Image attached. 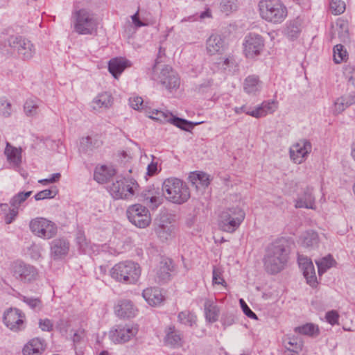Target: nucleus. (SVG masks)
Listing matches in <instances>:
<instances>
[{
  "instance_id": "nucleus-32",
  "label": "nucleus",
  "mask_w": 355,
  "mask_h": 355,
  "mask_svg": "<svg viewBox=\"0 0 355 355\" xmlns=\"http://www.w3.org/2000/svg\"><path fill=\"white\" fill-rule=\"evenodd\" d=\"M116 173L112 167H108L105 165L97 166L95 168L94 179L100 184H104Z\"/></svg>"
},
{
  "instance_id": "nucleus-35",
  "label": "nucleus",
  "mask_w": 355,
  "mask_h": 355,
  "mask_svg": "<svg viewBox=\"0 0 355 355\" xmlns=\"http://www.w3.org/2000/svg\"><path fill=\"white\" fill-rule=\"evenodd\" d=\"M21 148L13 147L9 143H7L5 149V154L9 162L12 164L14 166H18L21 164Z\"/></svg>"
},
{
  "instance_id": "nucleus-53",
  "label": "nucleus",
  "mask_w": 355,
  "mask_h": 355,
  "mask_svg": "<svg viewBox=\"0 0 355 355\" xmlns=\"http://www.w3.org/2000/svg\"><path fill=\"white\" fill-rule=\"evenodd\" d=\"M40 329L43 331H51L53 328V322L49 318H40L38 322Z\"/></svg>"
},
{
  "instance_id": "nucleus-29",
  "label": "nucleus",
  "mask_w": 355,
  "mask_h": 355,
  "mask_svg": "<svg viewBox=\"0 0 355 355\" xmlns=\"http://www.w3.org/2000/svg\"><path fill=\"white\" fill-rule=\"evenodd\" d=\"M130 61L124 58H113L109 61L108 70L114 78H117L127 67H130Z\"/></svg>"
},
{
  "instance_id": "nucleus-55",
  "label": "nucleus",
  "mask_w": 355,
  "mask_h": 355,
  "mask_svg": "<svg viewBox=\"0 0 355 355\" xmlns=\"http://www.w3.org/2000/svg\"><path fill=\"white\" fill-rule=\"evenodd\" d=\"M339 314L337 311H329L325 314V319L328 323L331 325L338 324Z\"/></svg>"
},
{
  "instance_id": "nucleus-10",
  "label": "nucleus",
  "mask_w": 355,
  "mask_h": 355,
  "mask_svg": "<svg viewBox=\"0 0 355 355\" xmlns=\"http://www.w3.org/2000/svg\"><path fill=\"white\" fill-rule=\"evenodd\" d=\"M126 214L129 221L139 228L148 227L151 222L148 209L140 204L130 206L126 211Z\"/></svg>"
},
{
  "instance_id": "nucleus-22",
  "label": "nucleus",
  "mask_w": 355,
  "mask_h": 355,
  "mask_svg": "<svg viewBox=\"0 0 355 355\" xmlns=\"http://www.w3.org/2000/svg\"><path fill=\"white\" fill-rule=\"evenodd\" d=\"M164 343L171 348H178L182 345V335L174 326H168L165 329Z\"/></svg>"
},
{
  "instance_id": "nucleus-28",
  "label": "nucleus",
  "mask_w": 355,
  "mask_h": 355,
  "mask_svg": "<svg viewBox=\"0 0 355 355\" xmlns=\"http://www.w3.org/2000/svg\"><path fill=\"white\" fill-rule=\"evenodd\" d=\"M277 101H264L261 104L257 105L252 110L251 116L259 119L266 116L268 114H272L277 108Z\"/></svg>"
},
{
  "instance_id": "nucleus-58",
  "label": "nucleus",
  "mask_w": 355,
  "mask_h": 355,
  "mask_svg": "<svg viewBox=\"0 0 355 355\" xmlns=\"http://www.w3.org/2000/svg\"><path fill=\"white\" fill-rule=\"evenodd\" d=\"M213 277H212V282L214 284H221L223 285L225 283V280L222 277L221 272L218 268H214L213 269Z\"/></svg>"
},
{
  "instance_id": "nucleus-2",
  "label": "nucleus",
  "mask_w": 355,
  "mask_h": 355,
  "mask_svg": "<svg viewBox=\"0 0 355 355\" xmlns=\"http://www.w3.org/2000/svg\"><path fill=\"white\" fill-rule=\"evenodd\" d=\"M0 52L6 56L17 54L24 60L31 59L36 53L35 45L28 39L19 35H11L0 40Z\"/></svg>"
},
{
  "instance_id": "nucleus-44",
  "label": "nucleus",
  "mask_w": 355,
  "mask_h": 355,
  "mask_svg": "<svg viewBox=\"0 0 355 355\" xmlns=\"http://www.w3.org/2000/svg\"><path fill=\"white\" fill-rule=\"evenodd\" d=\"M285 35L291 39L297 38L300 33V24L297 21H290L284 31Z\"/></svg>"
},
{
  "instance_id": "nucleus-21",
  "label": "nucleus",
  "mask_w": 355,
  "mask_h": 355,
  "mask_svg": "<svg viewBox=\"0 0 355 355\" xmlns=\"http://www.w3.org/2000/svg\"><path fill=\"white\" fill-rule=\"evenodd\" d=\"M114 311L120 318H130L137 315V309L130 300L123 299L118 301L115 305Z\"/></svg>"
},
{
  "instance_id": "nucleus-37",
  "label": "nucleus",
  "mask_w": 355,
  "mask_h": 355,
  "mask_svg": "<svg viewBox=\"0 0 355 355\" xmlns=\"http://www.w3.org/2000/svg\"><path fill=\"white\" fill-rule=\"evenodd\" d=\"M335 263L332 256L329 254L322 259L315 261V263L318 266V274L322 275L328 269L331 268Z\"/></svg>"
},
{
  "instance_id": "nucleus-18",
  "label": "nucleus",
  "mask_w": 355,
  "mask_h": 355,
  "mask_svg": "<svg viewBox=\"0 0 355 355\" xmlns=\"http://www.w3.org/2000/svg\"><path fill=\"white\" fill-rule=\"evenodd\" d=\"M173 268V265L171 259L168 258L162 259L155 270V282L159 284L167 282L171 278V272Z\"/></svg>"
},
{
  "instance_id": "nucleus-46",
  "label": "nucleus",
  "mask_w": 355,
  "mask_h": 355,
  "mask_svg": "<svg viewBox=\"0 0 355 355\" xmlns=\"http://www.w3.org/2000/svg\"><path fill=\"white\" fill-rule=\"evenodd\" d=\"M334 60L336 64H339L347 56V51L342 44H336L334 47Z\"/></svg>"
},
{
  "instance_id": "nucleus-47",
  "label": "nucleus",
  "mask_w": 355,
  "mask_h": 355,
  "mask_svg": "<svg viewBox=\"0 0 355 355\" xmlns=\"http://www.w3.org/2000/svg\"><path fill=\"white\" fill-rule=\"evenodd\" d=\"M329 8L334 15H340L345 10V3L341 0H331Z\"/></svg>"
},
{
  "instance_id": "nucleus-27",
  "label": "nucleus",
  "mask_w": 355,
  "mask_h": 355,
  "mask_svg": "<svg viewBox=\"0 0 355 355\" xmlns=\"http://www.w3.org/2000/svg\"><path fill=\"white\" fill-rule=\"evenodd\" d=\"M207 51L210 55L221 53L225 47L224 38L218 34H212L207 40Z\"/></svg>"
},
{
  "instance_id": "nucleus-16",
  "label": "nucleus",
  "mask_w": 355,
  "mask_h": 355,
  "mask_svg": "<svg viewBox=\"0 0 355 355\" xmlns=\"http://www.w3.org/2000/svg\"><path fill=\"white\" fill-rule=\"evenodd\" d=\"M137 333V329L133 326L119 324L110 331L109 336L114 343H125L135 336Z\"/></svg>"
},
{
  "instance_id": "nucleus-4",
  "label": "nucleus",
  "mask_w": 355,
  "mask_h": 355,
  "mask_svg": "<svg viewBox=\"0 0 355 355\" xmlns=\"http://www.w3.org/2000/svg\"><path fill=\"white\" fill-rule=\"evenodd\" d=\"M162 196L174 204L181 205L190 198V191L187 184L175 178L166 179L162 184Z\"/></svg>"
},
{
  "instance_id": "nucleus-43",
  "label": "nucleus",
  "mask_w": 355,
  "mask_h": 355,
  "mask_svg": "<svg viewBox=\"0 0 355 355\" xmlns=\"http://www.w3.org/2000/svg\"><path fill=\"white\" fill-rule=\"evenodd\" d=\"M178 318L181 324L189 327H193L196 322V315L189 311L180 312L178 314Z\"/></svg>"
},
{
  "instance_id": "nucleus-38",
  "label": "nucleus",
  "mask_w": 355,
  "mask_h": 355,
  "mask_svg": "<svg viewBox=\"0 0 355 355\" xmlns=\"http://www.w3.org/2000/svg\"><path fill=\"white\" fill-rule=\"evenodd\" d=\"M239 7L237 0H220L219 9L225 15H229L237 10Z\"/></svg>"
},
{
  "instance_id": "nucleus-40",
  "label": "nucleus",
  "mask_w": 355,
  "mask_h": 355,
  "mask_svg": "<svg viewBox=\"0 0 355 355\" xmlns=\"http://www.w3.org/2000/svg\"><path fill=\"white\" fill-rule=\"evenodd\" d=\"M284 345L288 351L298 354L302 349L303 343L299 338L293 337L286 340Z\"/></svg>"
},
{
  "instance_id": "nucleus-6",
  "label": "nucleus",
  "mask_w": 355,
  "mask_h": 355,
  "mask_svg": "<svg viewBox=\"0 0 355 355\" xmlns=\"http://www.w3.org/2000/svg\"><path fill=\"white\" fill-rule=\"evenodd\" d=\"M73 28L79 35H94L98 29V21L95 15L85 8L72 12Z\"/></svg>"
},
{
  "instance_id": "nucleus-39",
  "label": "nucleus",
  "mask_w": 355,
  "mask_h": 355,
  "mask_svg": "<svg viewBox=\"0 0 355 355\" xmlns=\"http://www.w3.org/2000/svg\"><path fill=\"white\" fill-rule=\"evenodd\" d=\"M24 110L28 116L36 115L39 110V100L37 98L27 99L24 103Z\"/></svg>"
},
{
  "instance_id": "nucleus-24",
  "label": "nucleus",
  "mask_w": 355,
  "mask_h": 355,
  "mask_svg": "<svg viewBox=\"0 0 355 355\" xmlns=\"http://www.w3.org/2000/svg\"><path fill=\"white\" fill-rule=\"evenodd\" d=\"M160 82L168 90L177 89L180 85V78L178 75L172 70H169L168 67L162 69Z\"/></svg>"
},
{
  "instance_id": "nucleus-11",
  "label": "nucleus",
  "mask_w": 355,
  "mask_h": 355,
  "mask_svg": "<svg viewBox=\"0 0 355 355\" xmlns=\"http://www.w3.org/2000/svg\"><path fill=\"white\" fill-rule=\"evenodd\" d=\"M3 322L12 331L19 332L26 328V315L19 309L9 308L3 313Z\"/></svg>"
},
{
  "instance_id": "nucleus-41",
  "label": "nucleus",
  "mask_w": 355,
  "mask_h": 355,
  "mask_svg": "<svg viewBox=\"0 0 355 355\" xmlns=\"http://www.w3.org/2000/svg\"><path fill=\"white\" fill-rule=\"evenodd\" d=\"M86 337V333L83 329H78L76 330H71L69 333V337L67 339H70L75 347L79 344H81L85 342V339Z\"/></svg>"
},
{
  "instance_id": "nucleus-33",
  "label": "nucleus",
  "mask_w": 355,
  "mask_h": 355,
  "mask_svg": "<svg viewBox=\"0 0 355 355\" xmlns=\"http://www.w3.org/2000/svg\"><path fill=\"white\" fill-rule=\"evenodd\" d=\"M294 331L297 334L311 338H316L320 333L318 326L313 323H306L296 327L294 329Z\"/></svg>"
},
{
  "instance_id": "nucleus-51",
  "label": "nucleus",
  "mask_w": 355,
  "mask_h": 355,
  "mask_svg": "<svg viewBox=\"0 0 355 355\" xmlns=\"http://www.w3.org/2000/svg\"><path fill=\"white\" fill-rule=\"evenodd\" d=\"M56 195V191L52 189H44L37 193L34 198L35 200H41L46 198H53Z\"/></svg>"
},
{
  "instance_id": "nucleus-45",
  "label": "nucleus",
  "mask_w": 355,
  "mask_h": 355,
  "mask_svg": "<svg viewBox=\"0 0 355 355\" xmlns=\"http://www.w3.org/2000/svg\"><path fill=\"white\" fill-rule=\"evenodd\" d=\"M32 194V191L19 192L10 200L12 207L19 209V206Z\"/></svg>"
},
{
  "instance_id": "nucleus-62",
  "label": "nucleus",
  "mask_w": 355,
  "mask_h": 355,
  "mask_svg": "<svg viewBox=\"0 0 355 355\" xmlns=\"http://www.w3.org/2000/svg\"><path fill=\"white\" fill-rule=\"evenodd\" d=\"M235 319L232 314H226L222 318V323L225 327L230 326L234 323Z\"/></svg>"
},
{
  "instance_id": "nucleus-50",
  "label": "nucleus",
  "mask_w": 355,
  "mask_h": 355,
  "mask_svg": "<svg viewBox=\"0 0 355 355\" xmlns=\"http://www.w3.org/2000/svg\"><path fill=\"white\" fill-rule=\"evenodd\" d=\"M302 271L304 276L307 280V283L310 285H313L316 282L317 279L313 264L309 265V267L306 268Z\"/></svg>"
},
{
  "instance_id": "nucleus-59",
  "label": "nucleus",
  "mask_w": 355,
  "mask_h": 355,
  "mask_svg": "<svg viewBox=\"0 0 355 355\" xmlns=\"http://www.w3.org/2000/svg\"><path fill=\"white\" fill-rule=\"evenodd\" d=\"M18 214V209L12 207V209H9V211L4 216L5 223L6 224H10L15 219Z\"/></svg>"
},
{
  "instance_id": "nucleus-60",
  "label": "nucleus",
  "mask_w": 355,
  "mask_h": 355,
  "mask_svg": "<svg viewBox=\"0 0 355 355\" xmlns=\"http://www.w3.org/2000/svg\"><path fill=\"white\" fill-rule=\"evenodd\" d=\"M297 261L302 270H304L306 269V268L309 267V265H313L311 260L306 257H304L303 255L298 256Z\"/></svg>"
},
{
  "instance_id": "nucleus-31",
  "label": "nucleus",
  "mask_w": 355,
  "mask_h": 355,
  "mask_svg": "<svg viewBox=\"0 0 355 355\" xmlns=\"http://www.w3.org/2000/svg\"><path fill=\"white\" fill-rule=\"evenodd\" d=\"M205 315L206 320L213 323L218 320L220 309L216 303L211 299H207L204 304Z\"/></svg>"
},
{
  "instance_id": "nucleus-19",
  "label": "nucleus",
  "mask_w": 355,
  "mask_h": 355,
  "mask_svg": "<svg viewBox=\"0 0 355 355\" xmlns=\"http://www.w3.org/2000/svg\"><path fill=\"white\" fill-rule=\"evenodd\" d=\"M69 242L64 238L53 239L50 243L51 255L54 259L65 257L69 251Z\"/></svg>"
},
{
  "instance_id": "nucleus-7",
  "label": "nucleus",
  "mask_w": 355,
  "mask_h": 355,
  "mask_svg": "<svg viewBox=\"0 0 355 355\" xmlns=\"http://www.w3.org/2000/svg\"><path fill=\"white\" fill-rule=\"evenodd\" d=\"M139 187L137 181L130 178H120L107 186V191L114 200H130Z\"/></svg>"
},
{
  "instance_id": "nucleus-57",
  "label": "nucleus",
  "mask_w": 355,
  "mask_h": 355,
  "mask_svg": "<svg viewBox=\"0 0 355 355\" xmlns=\"http://www.w3.org/2000/svg\"><path fill=\"white\" fill-rule=\"evenodd\" d=\"M241 307L243 310V312L250 318L252 319H257V315L250 309V308L248 306L245 302L243 299H240L239 300Z\"/></svg>"
},
{
  "instance_id": "nucleus-30",
  "label": "nucleus",
  "mask_w": 355,
  "mask_h": 355,
  "mask_svg": "<svg viewBox=\"0 0 355 355\" xmlns=\"http://www.w3.org/2000/svg\"><path fill=\"white\" fill-rule=\"evenodd\" d=\"M142 295L151 306L159 305L164 300V296L158 288H146L143 291Z\"/></svg>"
},
{
  "instance_id": "nucleus-63",
  "label": "nucleus",
  "mask_w": 355,
  "mask_h": 355,
  "mask_svg": "<svg viewBox=\"0 0 355 355\" xmlns=\"http://www.w3.org/2000/svg\"><path fill=\"white\" fill-rule=\"evenodd\" d=\"M234 111L236 114L245 113L249 116H251V113L252 112V110H250V108L248 107L246 105H243L241 107H235L234 108Z\"/></svg>"
},
{
  "instance_id": "nucleus-3",
  "label": "nucleus",
  "mask_w": 355,
  "mask_h": 355,
  "mask_svg": "<svg viewBox=\"0 0 355 355\" xmlns=\"http://www.w3.org/2000/svg\"><path fill=\"white\" fill-rule=\"evenodd\" d=\"M259 9L261 17L274 25L283 23L288 16L287 8L280 0H261Z\"/></svg>"
},
{
  "instance_id": "nucleus-26",
  "label": "nucleus",
  "mask_w": 355,
  "mask_h": 355,
  "mask_svg": "<svg viewBox=\"0 0 355 355\" xmlns=\"http://www.w3.org/2000/svg\"><path fill=\"white\" fill-rule=\"evenodd\" d=\"M113 103V98L108 92H103L97 95L91 103L93 110L101 112L108 109Z\"/></svg>"
},
{
  "instance_id": "nucleus-15",
  "label": "nucleus",
  "mask_w": 355,
  "mask_h": 355,
  "mask_svg": "<svg viewBox=\"0 0 355 355\" xmlns=\"http://www.w3.org/2000/svg\"><path fill=\"white\" fill-rule=\"evenodd\" d=\"M140 200L150 209H155L162 203V194L159 188L149 186L141 192Z\"/></svg>"
},
{
  "instance_id": "nucleus-25",
  "label": "nucleus",
  "mask_w": 355,
  "mask_h": 355,
  "mask_svg": "<svg viewBox=\"0 0 355 355\" xmlns=\"http://www.w3.org/2000/svg\"><path fill=\"white\" fill-rule=\"evenodd\" d=\"M46 348V343L44 339L34 338L31 339L23 347V355H32L33 354H42Z\"/></svg>"
},
{
  "instance_id": "nucleus-34",
  "label": "nucleus",
  "mask_w": 355,
  "mask_h": 355,
  "mask_svg": "<svg viewBox=\"0 0 355 355\" xmlns=\"http://www.w3.org/2000/svg\"><path fill=\"white\" fill-rule=\"evenodd\" d=\"M189 179L197 189H205L209 184V175L204 172H192L189 175Z\"/></svg>"
},
{
  "instance_id": "nucleus-54",
  "label": "nucleus",
  "mask_w": 355,
  "mask_h": 355,
  "mask_svg": "<svg viewBox=\"0 0 355 355\" xmlns=\"http://www.w3.org/2000/svg\"><path fill=\"white\" fill-rule=\"evenodd\" d=\"M129 103L131 107L137 110L144 109V101L140 96L131 97L129 99Z\"/></svg>"
},
{
  "instance_id": "nucleus-9",
  "label": "nucleus",
  "mask_w": 355,
  "mask_h": 355,
  "mask_svg": "<svg viewBox=\"0 0 355 355\" xmlns=\"http://www.w3.org/2000/svg\"><path fill=\"white\" fill-rule=\"evenodd\" d=\"M29 228L34 235L43 239H50L58 232L56 224L42 217L32 219L29 223Z\"/></svg>"
},
{
  "instance_id": "nucleus-8",
  "label": "nucleus",
  "mask_w": 355,
  "mask_h": 355,
  "mask_svg": "<svg viewBox=\"0 0 355 355\" xmlns=\"http://www.w3.org/2000/svg\"><path fill=\"white\" fill-rule=\"evenodd\" d=\"M244 218V211L238 207H233L221 213L218 225L221 230L232 233L240 226Z\"/></svg>"
},
{
  "instance_id": "nucleus-61",
  "label": "nucleus",
  "mask_w": 355,
  "mask_h": 355,
  "mask_svg": "<svg viewBox=\"0 0 355 355\" xmlns=\"http://www.w3.org/2000/svg\"><path fill=\"white\" fill-rule=\"evenodd\" d=\"M345 73L348 78L349 83L355 87V68L352 67H347Z\"/></svg>"
},
{
  "instance_id": "nucleus-64",
  "label": "nucleus",
  "mask_w": 355,
  "mask_h": 355,
  "mask_svg": "<svg viewBox=\"0 0 355 355\" xmlns=\"http://www.w3.org/2000/svg\"><path fill=\"white\" fill-rule=\"evenodd\" d=\"M342 97L345 99V104H347L349 107L355 103V94L354 93L342 96Z\"/></svg>"
},
{
  "instance_id": "nucleus-36",
  "label": "nucleus",
  "mask_w": 355,
  "mask_h": 355,
  "mask_svg": "<svg viewBox=\"0 0 355 355\" xmlns=\"http://www.w3.org/2000/svg\"><path fill=\"white\" fill-rule=\"evenodd\" d=\"M302 245L307 248L314 249L318 246L319 236L314 231H307L302 236Z\"/></svg>"
},
{
  "instance_id": "nucleus-14",
  "label": "nucleus",
  "mask_w": 355,
  "mask_h": 355,
  "mask_svg": "<svg viewBox=\"0 0 355 355\" xmlns=\"http://www.w3.org/2000/svg\"><path fill=\"white\" fill-rule=\"evenodd\" d=\"M243 51L248 58H253L259 55L264 46V40L257 33H250L243 41Z\"/></svg>"
},
{
  "instance_id": "nucleus-13",
  "label": "nucleus",
  "mask_w": 355,
  "mask_h": 355,
  "mask_svg": "<svg viewBox=\"0 0 355 355\" xmlns=\"http://www.w3.org/2000/svg\"><path fill=\"white\" fill-rule=\"evenodd\" d=\"M11 272L17 279L24 283H31L38 277L35 267L21 261H16L11 266Z\"/></svg>"
},
{
  "instance_id": "nucleus-56",
  "label": "nucleus",
  "mask_w": 355,
  "mask_h": 355,
  "mask_svg": "<svg viewBox=\"0 0 355 355\" xmlns=\"http://www.w3.org/2000/svg\"><path fill=\"white\" fill-rule=\"evenodd\" d=\"M76 241H77L78 245H79V248L84 252H87L88 247H89V243L87 242L86 237L83 233L79 232L77 234Z\"/></svg>"
},
{
  "instance_id": "nucleus-17",
  "label": "nucleus",
  "mask_w": 355,
  "mask_h": 355,
  "mask_svg": "<svg viewBox=\"0 0 355 355\" xmlns=\"http://www.w3.org/2000/svg\"><path fill=\"white\" fill-rule=\"evenodd\" d=\"M311 150V144L307 140H302L290 149V156L296 164H301Z\"/></svg>"
},
{
  "instance_id": "nucleus-12",
  "label": "nucleus",
  "mask_w": 355,
  "mask_h": 355,
  "mask_svg": "<svg viewBox=\"0 0 355 355\" xmlns=\"http://www.w3.org/2000/svg\"><path fill=\"white\" fill-rule=\"evenodd\" d=\"M153 114L150 116V118L160 121L162 123L168 122L176 127L183 130L184 131L190 132L194 126L201 123V122L193 123L192 121H187L186 119L175 116L172 113L166 111L155 110L153 111Z\"/></svg>"
},
{
  "instance_id": "nucleus-49",
  "label": "nucleus",
  "mask_w": 355,
  "mask_h": 355,
  "mask_svg": "<svg viewBox=\"0 0 355 355\" xmlns=\"http://www.w3.org/2000/svg\"><path fill=\"white\" fill-rule=\"evenodd\" d=\"M12 114V105L5 98H0V115L3 117H9Z\"/></svg>"
},
{
  "instance_id": "nucleus-5",
  "label": "nucleus",
  "mask_w": 355,
  "mask_h": 355,
  "mask_svg": "<svg viewBox=\"0 0 355 355\" xmlns=\"http://www.w3.org/2000/svg\"><path fill=\"white\" fill-rule=\"evenodd\" d=\"M139 265L131 261H121L115 264L110 275L115 281L127 284H136L141 275Z\"/></svg>"
},
{
  "instance_id": "nucleus-23",
  "label": "nucleus",
  "mask_w": 355,
  "mask_h": 355,
  "mask_svg": "<svg viewBox=\"0 0 355 355\" xmlns=\"http://www.w3.org/2000/svg\"><path fill=\"white\" fill-rule=\"evenodd\" d=\"M295 202V207L296 208L315 209V197L313 194V188L307 187L304 189L302 193L299 195Z\"/></svg>"
},
{
  "instance_id": "nucleus-48",
  "label": "nucleus",
  "mask_w": 355,
  "mask_h": 355,
  "mask_svg": "<svg viewBox=\"0 0 355 355\" xmlns=\"http://www.w3.org/2000/svg\"><path fill=\"white\" fill-rule=\"evenodd\" d=\"M71 324L70 322L65 319H60L55 324V328L62 334V336H66L67 338L69 337L70 332Z\"/></svg>"
},
{
  "instance_id": "nucleus-20",
  "label": "nucleus",
  "mask_w": 355,
  "mask_h": 355,
  "mask_svg": "<svg viewBox=\"0 0 355 355\" xmlns=\"http://www.w3.org/2000/svg\"><path fill=\"white\" fill-rule=\"evenodd\" d=\"M263 87V82L257 75H249L243 81V91L249 96H257L260 94Z\"/></svg>"
},
{
  "instance_id": "nucleus-42",
  "label": "nucleus",
  "mask_w": 355,
  "mask_h": 355,
  "mask_svg": "<svg viewBox=\"0 0 355 355\" xmlns=\"http://www.w3.org/2000/svg\"><path fill=\"white\" fill-rule=\"evenodd\" d=\"M19 299L35 311H40L42 309V302L39 297H27L21 295Z\"/></svg>"
},
{
  "instance_id": "nucleus-52",
  "label": "nucleus",
  "mask_w": 355,
  "mask_h": 355,
  "mask_svg": "<svg viewBox=\"0 0 355 355\" xmlns=\"http://www.w3.org/2000/svg\"><path fill=\"white\" fill-rule=\"evenodd\" d=\"M348 107L347 104H345V99L340 96L334 102V113L335 114H338L343 112Z\"/></svg>"
},
{
  "instance_id": "nucleus-1",
  "label": "nucleus",
  "mask_w": 355,
  "mask_h": 355,
  "mask_svg": "<svg viewBox=\"0 0 355 355\" xmlns=\"http://www.w3.org/2000/svg\"><path fill=\"white\" fill-rule=\"evenodd\" d=\"M290 249L288 241L284 239H277L266 248L263 258L264 267L270 274L282 270L287 263Z\"/></svg>"
}]
</instances>
